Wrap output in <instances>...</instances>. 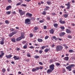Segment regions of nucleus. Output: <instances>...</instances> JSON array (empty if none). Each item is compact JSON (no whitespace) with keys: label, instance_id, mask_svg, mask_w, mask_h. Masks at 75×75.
Returning <instances> with one entry per match:
<instances>
[{"label":"nucleus","instance_id":"nucleus-1","mask_svg":"<svg viewBox=\"0 0 75 75\" xmlns=\"http://www.w3.org/2000/svg\"><path fill=\"white\" fill-rule=\"evenodd\" d=\"M63 49V47L61 45L59 46H57L56 47V50L57 52H58V51H62Z\"/></svg>","mask_w":75,"mask_h":75},{"label":"nucleus","instance_id":"nucleus-2","mask_svg":"<svg viewBox=\"0 0 75 75\" xmlns=\"http://www.w3.org/2000/svg\"><path fill=\"white\" fill-rule=\"evenodd\" d=\"M75 67V64H71L68 67H67L66 68L67 69H68L69 71H71L72 69H71V68L72 67Z\"/></svg>","mask_w":75,"mask_h":75},{"label":"nucleus","instance_id":"nucleus-3","mask_svg":"<svg viewBox=\"0 0 75 75\" xmlns=\"http://www.w3.org/2000/svg\"><path fill=\"white\" fill-rule=\"evenodd\" d=\"M30 21H31L30 20V19H26L25 20V24H30Z\"/></svg>","mask_w":75,"mask_h":75},{"label":"nucleus","instance_id":"nucleus-4","mask_svg":"<svg viewBox=\"0 0 75 75\" xmlns=\"http://www.w3.org/2000/svg\"><path fill=\"white\" fill-rule=\"evenodd\" d=\"M18 12L19 14H20V15H21V16H22L23 15H24V14H25V11L23 12L22 10L19 9Z\"/></svg>","mask_w":75,"mask_h":75},{"label":"nucleus","instance_id":"nucleus-5","mask_svg":"<svg viewBox=\"0 0 75 75\" xmlns=\"http://www.w3.org/2000/svg\"><path fill=\"white\" fill-rule=\"evenodd\" d=\"M66 6H67V7L66 8V9L67 10H69V8H70V7H71V5H70V3L69 2H68L67 4H65Z\"/></svg>","mask_w":75,"mask_h":75},{"label":"nucleus","instance_id":"nucleus-6","mask_svg":"<svg viewBox=\"0 0 75 75\" xmlns=\"http://www.w3.org/2000/svg\"><path fill=\"white\" fill-rule=\"evenodd\" d=\"M16 33H17V32L16 31L13 32L9 34V36L10 37H11L13 35H14V34H16Z\"/></svg>","mask_w":75,"mask_h":75},{"label":"nucleus","instance_id":"nucleus-7","mask_svg":"<svg viewBox=\"0 0 75 75\" xmlns=\"http://www.w3.org/2000/svg\"><path fill=\"white\" fill-rule=\"evenodd\" d=\"M21 36L20 37L21 38V39H24L25 38V36H24V33H21Z\"/></svg>","mask_w":75,"mask_h":75},{"label":"nucleus","instance_id":"nucleus-8","mask_svg":"<svg viewBox=\"0 0 75 75\" xmlns=\"http://www.w3.org/2000/svg\"><path fill=\"white\" fill-rule=\"evenodd\" d=\"M54 65L52 64L50 66V69H52V71L54 69Z\"/></svg>","mask_w":75,"mask_h":75},{"label":"nucleus","instance_id":"nucleus-9","mask_svg":"<svg viewBox=\"0 0 75 75\" xmlns=\"http://www.w3.org/2000/svg\"><path fill=\"white\" fill-rule=\"evenodd\" d=\"M65 34V33L64 32H61L59 34V36L60 37H63V36H64Z\"/></svg>","mask_w":75,"mask_h":75},{"label":"nucleus","instance_id":"nucleus-10","mask_svg":"<svg viewBox=\"0 0 75 75\" xmlns=\"http://www.w3.org/2000/svg\"><path fill=\"white\" fill-rule=\"evenodd\" d=\"M32 16H33V15L29 13H28L26 14V17H31Z\"/></svg>","mask_w":75,"mask_h":75},{"label":"nucleus","instance_id":"nucleus-11","mask_svg":"<svg viewBox=\"0 0 75 75\" xmlns=\"http://www.w3.org/2000/svg\"><path fill=\"white\" fill-rule=\"evenodd\" d=\"M4 39L2 38L1 41H0V44H1V45H3V44H4Z\"/></svg>","mask_w":75,"mask_h":75},{"label":"nucleus","instance_id":"nucleus-12","mask_svg":"<svg viewBox=\"0 0 75 75\" xmlns=\"http://www.w3.org/2000/svg\"><path fill=\"white\" fill-rule=\"evenodd\" d=\"M13 58L15 59V60H18V59H20V58H19V57H17V56H14Z\"/></svg>","mask_w":75,"mask_h":75},{"label":"nucleus","instance_id":"nucleus-13","mask_svg":"<svg viewBox=\"0 0 75 75\" xmlns=\"http://www.w3.org/2000/svg\"><path fill=\"white\" fill-rule=\"evenodd\" d=\"M52 71V70L51 69H48L47 71V74H50V73H51Z\"/></svg>","mask_w":75,"mask_h":75},{"label":"nucleus","instance_id":"nucleus-14","mask_svg":"<svg viewBox=\"0 0 75 75\" xmlns=\"http://www.w3.org/2000/svg\"><path fill=\"white\" fill-rule=\"evenodd\" d=\"M11 8V6H9L6 7V10H8Z\"/></svg>","mask_w":75,"mask_h":75},{"label":"nucleus","instance_id":"nucleus-15","mask_svg":"<svg viewBox=\"0 0 75 75\" xmlns=\"http://www.w3.org/2000/svg\"><path fill=\"white\" fill-rule=\"evenodd\" d=\"M50 33V34H54V31L53 30V29H51L49 31Z\"/></svg>","mask_w":75,"mask_h":75},{"label":"nucleus","instance_id":"nucleus-16","mask_svg":"<svg viewBox=\"0 0 75 75\" xmlns=\"http://www.w3.org/2000/svg\"><path fill=\"white\" fill-rule=\"evenodd\" d=\"M12 57V55L11 54H9L8 55H6V58H10L11 57Z\"/></svg>","mask_w":75,"mask_h":75},{"label":"nucleus","instance_id":"nucleus-17","mask_svg":"<svg viewBox=\"0 0 75 75\" xmlns=\"http://www.w3.org/2000/svg\"><path fill=\"white\" fill-rule=\"evenodd\" d=\"M68 59H69V57H65L64 58V60H65V61H68Z\"/></svg>","mask_w":75,"mask_h":75},{"label":"nucleus","instance_id":"nucleus-18","mask_svg":"<svg viewBox=\"0 0 75 75\" xmlns=\"http://www.w3.org/2000/svg\"><path fill=\"white\" fill-rule=\"evenodd\" d=\"M50 50V48H49V49L46 48L45 50V52H48V51H49Z\"/></svg>","mask_w":75,"mask_h":75},{"label":"nucleus","instance_id":"nucleus-19","mask_svg":"<svg viewBox=\"0 0 75 75\" xmlns=\"http://www.w3.org/2000/svg\"><path fill=\"white\" fill-rule=\"evenodd\" d=\"M21 38L20 37L16 39V41H20L21 40Z\"/></svg>","mask_w":75,"mask_h":75},{"label":"nucleus","instance_id":"nucleus-20","mask_svg":"<svg viewBox=\"0 0 75 75\" xmlns=\"http://www.w3.org/2000/svg\"><path fill=\"white\" fill-rule=\"evenodd\" d=\"M59 22L61 24H64L65 23V21H62V20H60L59 21Z\"/></svg>","mask_w":75,"mask_h":75},{"label":"nucleus","instance_id":"nucleus-21","mask_svg":"<svg viewBox=\"0 0 75 75\" xmlns=\"http://www.w3.org/2000/svg\"><path fill=\"white\" fill-rule=\"evenodd\" d=\"M47 3L48 5H51V2L50 1H47Z\"/></svg>","mask_w":75,"mask_h":75},{"label":"nucleus","instance_id":"nucleus-22","mask_svg":"<svg viewBox=\"0 0 75 75\" xmlns=\"http://www.w3.org/2000/svg\"><path fill=\"white\" fill-rule=\"evenodd\" d=\"M66 32L67 33H71V31L69 29H67Z\"/></svg>","mask_w":75,"mask_h":75},{"label":"nucleus","instance_id":"nucleus-23","mask_svg":"<svg viewBox=\"0 0 75 75\" xmlns=\"http://www.w3.org/2000/svg\"><path fill=\"white\" fill-rule=\"evenodd\" d=\"M11 41L12 42H16V39L15 38H13L12 39Z\"/></svg>","mask_w":75,"mask_h":75},{"label":"nucleus","instance_id":"nucleus-24","mask_svg":"<svg viewBox=\"0 0 75 75\" xmlns=\"http://www.w3.org/2000/svg\"><path fill=\"white\" fill-rule=\"evenodd\" d=\"M27 55L28 57H31V55H30V53H27Z\"/></svg>","mask_w":75,"mask_h":75},{"label":"nucleus","instance_id":"nucleus-25","mask_svg":"<svg viewBox=\"0 0 75 75\" xmlns=\"http://www.w3.org/2000/svg\"><path fill=\"white\" fill-rule=\"evenodd\" d=\"M48 8H49V7L46 6V8L44 9V10H45V11H47V10H48Z\"/></svg>","mask_w":75,"mask_h":75},{"label":"nucleus","instance_id":"nucleus-26","mask_svg":"<svg viewBox=\"0 0 75 75\" xmlns=\"http://www.w3.org/2000/svg\"><path fill=\"white\" fill-rule=\"evenodd\" d=\"M38 42H42V40L41 39H38Z\"/></svg>","mask_w":75,"mask_h":75},{"label":"nucleus","instance_id":"nucleus-27","mask_svg":"<svg viewBox=\"0 0 75 75\" xmlns=\"http://www.w3.org/2000/svg\"><path fill=\"white\" fill-rule=\"evenodd\" d=\"M35 69H36V71H38L40 69V68H39V67H37L35 68Z\"/></svg>","mask_w":75,"mask_h":75},{"label":"nucleus","instance_id":"nucleus-28","mask_svg":"<svg viewBox=\"0 0 75 75\" xmlns=\"http://www.w3.org/2000/svg\"><path fill=\"white\" fill-rule=\"evenodd\" d=\"M69 52L71 53L72 52H74V51L72 50H69Z\"/></svg>","mask_w":75,"mask_h":75},{"label":"nucleus","instance_id":"nucleus-29","mask_svg":"<svg viewBox=\"0 0 75 75\" xmlns=\"http://www.w3.org/2000/svg\"><path fill=\"white\" fill-rule=\"evenodd\" d=\"M10 13H11V12L10 11H7L6 12V14H10Z\"/></svg>","mask_w":75,"mask_h":75},{"label":"nucleus","instance_id":"nucleus-30","mask_svg":"<svg viewBox=\"0 0 75 75\" xmlns=\"http://www.w3.org/2000/svg\"><path fill=\"white\" fill-rule=\"evenodd\" d=\"M34 58H35L36 59H38V58H40V57L38 56H35Z\"/></svg>","mask_w":75,"mask_h":75},{"label":"nucleus","instance_id":"nucleus-31","mask_svg":"<svg viewBox=\"0 0 75 75\" xmlns=\"http://www.w3.org/2000/svg\"><path fill=\"white\" fill-rule=\"evenodd\" d=\"M23 48L24 49H26V48H27V46L26 45H25L23 47Z\"/></svg>","mask_w":75,"mask_h":75},{"label":"nucleus","instance_id":"nucleus-32","mask_svg":"<svg viewBox=\"0 0 75 75\" xmlns=\"http://www.w3.org/2000/svg\"><path fill=\"white\" fill-rule=\"evenodd\" d=\"M2 71L3 72V73H4L5 72H6V69L4 68H3L2 70Z\"/></svg>","mask_w":75,"mask_h":75},{"label":"nucleus","instance_id":"nucleus-33","mask_svg":"<svg viewBox=\"0 0 75 75\" xmlns=\"http://www.w3.org/2000/svg\"><path fill=\"white\" fill-rule=\"evenodd\" d=\"M31 20H32V21H34V20H35V18L34 17H33L31 18Z\"/></svg>","mask_w":75,"mask_h":75},{"label":"nucleus","instance_id":"nucleus-34","mask_svg":"<svg viewBox=\"0 0 75 75\" xmlns=\"http://www.w3.org/2000/svg\"><path fill=\"white\" fill-rule=\"evenodd\" d=\"M32 72H35V71H36L35 68H33L32 69Z\"/></svg>","mask_w":75,"mask_h":75},{"label":"nucleus","instance_id":"nucleus-35","mask_svg":"<svg viewBox=\"0 0 75 75\" xmlns=\"http://www.w3.org/2000/svg\"><path fill=\"white\" fill-rule=\"evenodd\" d=\"M54 26L55 27H57L58 26V24L57 23H54Z\"/></svg>","mask_w":75,"mask_h":75},{"label":"nucleus","instance_id":"nucleus-36","mask_svg":"<svg viewBox=\"0 0 75 75\" xmlns=\"http://www.w3.org/2000/svg\"><path fill=\"white\" fill-rule=\"evenodd\" d=\"M5 23H6V24H9V22L7 20L6 21H5Z\"/></svg>","mask_w":75,"mask_h":75},{"label":"nucleus","instance_id":"nucleus-37","mask_svg":"<svg viewBox=\"0 0 75 75\" xmlns=\"http://www.w3.org/2000/svg\"><path fill=\"white\" fill-rule=\"evenodd\" d=\"M53 38H54V39H55V40H56L57 41V38H56V37L54 36H53L52 37Z\"/></svg>","mask_w":75,"mask_h":75},{"label":"nucleus","instance_id":"nucleus-38","mask_svg":"<svg viewBox=\"0 0 75 75\" xmlns=\"http://www.w3.org/2000/svg\"><path fill=\"white\" fill-rule=\"evenodd\" d=\"M64 17H65V18H67V17H68V15H67V14H65L64 15Z\"/></svg>","mask_w":75,"mask_h":75},{"label":"nucleus","instance_id":"nucleus-39","mask_svg":"<svg viewBox=\"0 0 75 75\" xmlns=\"http://www.w3.org/2000/svg\"><path fill=\"white\" fill-rule=\"evenodd\" d=\"M60 28L62 29V30H64L65 29V28H64V26H61L60 27Z\"/></svg>","mask_w":75,"mask_h":75},{"label":"nucleus","instance_id":"nucleus-40","mask_svg":"<svg viewBox=\"0 0 75 75\" xmlns=\"http://www.w3.org/2000/svg\"><path fill=\"white\" fill-rule=\"evenodd\" d=\"M21 3H22V2L19 3H18V4H16V6H19V5H20V4H21Z\"/></svg>","mask_w":75,"mask_h":75},{"label":"nucleus","instance_id":"nucleus-41","mask_svg":"<svg viewBox=\"0 0 75 75\" xmlns=\"http://www.w3.org/2000/svg\"><path fill=\"white\" fill-rule=\"evenodd\" d=\"M67 37L68 38H72V37L70 35H68Z\"/></svg>","mask_w":75,"mask_h":75},{"label":"nucleus","instance_id":"nucleus-42","mask_svg":"<svg viewBox=\"0 0 75 75\" xmlns=\"http://www.w3.org/2000/svg\"><path fill=\"white\" fill-rule=\"evenodd\" d=\"M8 1L9 3H11L12 2V1L11 0H8Z\"/></svg>","mask_w":75,"mask_h":75},{"label":"nucleus","instance_id":"nucleus-43","mask_svg":"<svg viewBox=\"0 0 75 75\" xmlns=\"http://www.w3.org/2000/svg\"><path fill=\"white\" fill-rule=\"evenodd\" d=\"M10 31H14V29H13V28H11L10 29Z\"/></svg>","mask_w":75,"mask_h":75},{"label":"nucleus","instance_id":"nucleus-44","mask_svg":"<svg viewBox=\"0 0 75 75\" xmlns=\"http://www.w3.org/2000/svg\"><path fill=\"white\" fill-rule=\"evenodd\" d=\"M34 29L36 30H38V28L37 27H36L34 28Z\"/></svg>","mask_w":75,"mask_h":75},{"label":"nucleus","instance_id":"nucleus-45","mask_svg":"<svg viewBox=\"0 0 75 75\" xmlns=\"http://www.w3.org/2000/svg\"><path fill=\"white\" fill-rule=\"evenodd\" d=\"M27 42L25 41H24L22 42V44H24L25 43H26Z\"/></svg>","mask_w":75,"mask_h":75},{"label":"nucleus","instance_id":"nucleus-46","mask_svg":"<svg viewBox=\"0 0 75 75\" xmlns=\"http://www.w3.org/2000/svg\"><path fill=\"white\" fill-rule=\"evenodd\" d=\"M30 37H31L32 38L33 37V34H32L30 33Z\"/></svg>","mask_w":75,"mask_h":75},{"label":"nucleus","instance_id":"nucleus-47","mask_svg":"<svg viewBox=\"0 0 75 75\" xmlns=\"http://www.w3.org/2000/svg\"><path fill=\"white\" fill-rule=\"evenodd\" d=\"M48 36H46L45 37V39L47 40V39H48Z\"/></svg>","mask_w":75,"mask_h":75},{"label":"nucleus","instance_id":"nucleus-48","mask_svg":"<svg viewBox=\"0 0 75 75\" xmlns=\"http://www.w3.org/2000/svg\"><path fill=\"white\" fill-rule=\"evenodd\" d=\"M21 6H24V7H26V5L23 4L22 5H21Z\"/></svg>","mask_w":75,"mask_h":75},{"label":"nucleus","instance_id":"nucleus-49","mask_svg":"<svg viewBox=\"0 0 75 75\" xmlns=\"http://www.w3.org/2000/svg\"><path fill=\"white\" fill-rule=\"evenodd\" d=\"M42 14L43 15H46V12L45 11L44 12L42 13Z\"/></svg>","mask_w":75,"mask_h":75},{"label":"nucleus","instance_id":"nucleus-50","mask_svg":"<svg viewBox=\"0 0 75 75\" xmlns=\"http://www.w3.org/2000/svg\"><path fill=\"white\" fill-rule=\"evenodd\" d=\"M56 65H57V66H59L60 64L59 63H57L56 64Z\"/></svg>","mask_w":75,"mask_h":75},{"label":"nucleus","instance_id":"nucleus-51","mask_svg":"<svg viewBox=\"0 0 75 75\" xmlns=\"http://www.w3.org/2000/svg\"><path fill=\"white\" fill-rule=\"evenodd\" d=\"M45 48H46V47H45V46H43L41 47V48L42 49H44Z\"/></svg>","mask_w":75,"mask_h":75},{"label":"nucleus","instance_id":"nucleus-52","mask_svg":"<svg viewBox=\"0 0 75 75\" xmlns=\"http://www.w3.org/2000/svg\"><path fill=\"white\" fill-rule=\"evenodd\" d=\"M43 51H42V50H40V51H39V53L40 54H42V52Z\"/></svg>","mask_w":75,"mask_h":75},{"label":"nucleus","instance_id":"nucleus-53","mask_svg":"<svg viewBox=\"0 0 75 75\" xmlns=\"http://www.w3.org/2000/svg\"><path fill=\"white\" fill-rule=\"evenodd\" d=\"M30 48H31V49H33V48H34V47L33 46H30Z\"/></svg>","mask_w":75,"mask_h":75},{"label":"nucleus","instance_id":"nucleus-54","mask_svg":"<svg viewBox=\"0 0 75 75\" xmlns=\"http://www.w3.org/2000/svg\"><path fill=\"white\" fill-rule=\"evenodd\" d=\"M39 69H42L43 68V67H39Z\"/></svg>","mask_w":75,"mask_h":75},{"label":"nucleus","instance_id":"nucleus-55","mask_svg":"<svg viewBox=\"0 0 75 75\" xmlns=\"http://www.w3.org/2000/svg\"><path fill=\"white\" fill-rule=\"evenodd\" d=\"M47 28V26H44V29L45 30V29H46Z\"/></svg>","mask_w":75,"mask_h":75},{"label":"nucleus","instance_id":"nucleus-56","mask_svg":"<svg viewBox=\"0 0 75 75\" xmlns=\"http://www.w3.org/2000/svg\"><path fill=\"white\" fill-rule=\"evenodd\" d=\"M39 64L40 65H42L43 64L41 62H39Z\"/></svg>","mask_w":75,"mask_h":75},{"label":"nucleus","instance_id":"nucleus-57","mask_svg":"<svg viewBox=\"0 0 75 75\" xmlns=\"http://www.w3.org/2000/svg\"><path fill=\"white\" fill-rule=\"evenodd\" d=\"M12 13L13 14H15L16 13V11H14L13 12H12Z\"/></svg>","mask_w":75,"mask_h":75},{"label":"nucleus","instance_id":"nucleus-58","mask_svg":"<svg viewBox=\"0 0 75 75\" xmlns=\"http://www.w3.org/2000/svg\"><path fill=\"white\" fill-rule=\"evenodd\" d=\"M52 14L53 16H55L56 15V13H52Z\"/></svg>","mask_w":75,"mask_h":75},{"label":"nucleus","instance_id":"nucleus-59","mask_svg":"<svg viewBox=\"0 0 75 75\" xmlns=\"http://www.w3.org/2000/svg\"><path fill=\"white\" fill-rule=\"evenodd\" d=\"M4 55V52H3L1 54V55H2V56H3Z\"/></svg>","mask_w":75,"mask_h":75},{"label":"nucleus","instance_id":"nucleus-60","mask_svg":"<svg viewBox=\"0 0 75 75\" xmlns=\"http://www.w3.org/2000/svg\"><path fill=\"white\" fill-rule=\"evenodd\" d=\"M40 23H43L44 22V21L43 20H40Z\"/></svg>","mask_w":75,"mask_h":75},{"label":"nucleus","instance_id":"nucleus-61","mask_svg":"<svg viewBox=\"0 0 75 75\" xmlns=\"http://www.w3.org/2000/svg\"><path fill=\"white\" fill-rule=\"evenodd\" d=\"M47 19L48 20H50V18L48 17L47 18Z\"/></svg>","mask_w":75,"mask_h":75},{"label":"nucleus","instance_id":"nucleus-62","mask_svg":"<svg viewBox=\"0 0 75 75\" xmlns=\"http://www.w3.org/2000/svg\"><path fill=\"white\" fill-rule=\"evenodd\" d=\"M11 64H14V62L13 61L12 62H11Z\"/></svg>","mask_w":75,"mask_h":75},{"label":"nucleus","instance_id":"nucleus-63","mask_svg":"<svg viewBox=\"0 0 75 75\" xmlns=\"http://www.w3.org/2000/svg\"><path fill=\"white\" fill-rule=\"evenodd\" d=\"M60 7H61V8H64V6H60Z\"/></svg>","mask_w":75,"mask_h":75},{"label":"nucleus","instance_id":"nucleus-64","mask_svg":"<svg viewBox=\"0 0 75 75\" xmlns=\"http://www.w3.org/2000/svg\"><path fill=\"white\" fill-rule=\"evenodd\" d=\"M73 72L74 74H75V70L73 71Z\"/></svg>","mask_w":75,"mask_h":75}]
</instances>
